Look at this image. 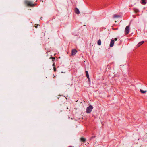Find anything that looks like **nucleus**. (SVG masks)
<instances>
[{
  "instance_id": "f257e3e1",
  "label": "nucleus",
  "mask_w": 147,
  "mask_h": 147,
  "mask_svg": "<svg viewBox=\"0 0 147 147\" xmlns=\"http://www.w3.org/2000/svg\"><path fill=\"white\" fill-rule=\"evenodd\" d=\"M24 3L26 5L28 6L33 7L36 5V4H33L32 2L27 0H25Z\"/></svg>"
},
{
  "instance_id": "f03ea898",
  "label": "nucleus",
  "mask_w": 147,
  "mask_h": 147,
  "mask_svg": "<svg viewBox=\"0 0 147 147\" xmlns=\"http://www.w3.org/2000/svg\"><path fill=\"white\" fill-rule=\"evenodd\" d=\"M93 108V107L90 105L89 107H87L86 109V112L87 113H91Z\"/></svg>"
},
{
  "instance_id": "7ed1b4c3",
  "label": "nucleus",
  "mask_w": 147,
  "mask_h": 147,
  "mask_svg": "<svg viewBox=\"0 0 147 147\" xmlns=\"http://www.w3.org/2000/svg\"><path fill=\"white\" fill-rule=\"evenodd\" d=\"M129 31V26H128L126 27L125 30V34H128Z\"/></svg>"
},
{
  "instance_id": "20e7f679",
  "label": "nucleus",
  "mask_w": 147,
  "mask_h": 147,
  "mask_svg": "<svg viewBox=\"0 0 147 147\" xmlns=\"http://www.w3.org/2000/svg\"><path fill=\"white\" fill-rule=\"evenodd\" d=\"M74 11L75 13L77 14H79L80 13L79 10L77 8H74Z\"/></svg>"
},
{
  "instance_id": "39448f33",
  "label": "nucleus",
  "mask_w": 147,
  "mask_h": 147,
  "mask_svg": "<svg viewBox=\"0 0 147 147\" xmlns=\"http://www.w3.org/2000/svg\"><path fill=\"white\" fill-rule=\"evenodd\" d=\"M147 0H141V3L142 4L145 5L147 3Z\"/></svg>"
},
{
  "instance_id": "423d86ee",
  "label": "nucleus",
  "mask_w": 147,
  "mask_h": 147,
  "mask_svg": "<svg viewBox=\"0 0 147 147\" xmlns=\"http://www.w3.org/2000/svg\"><path fill=\"white\" fill-rule=\"evenodd\" d=\"M114 43V40H111L110 42V47H112Z\"/></svg>"
},
{
  "instance_id": "0eeeda50",
  "label": "nucleus",
  "mask_w": 147,
  "mask_h": 147,
  "mask_svg": "<svg viewBox=\"0 0 147 147\" xmlns=\"http://www.w3.org/2000/svg\"><path fill=\"white\" fill-rule=\"evenodd\" d=\"M80 140L81 142H83L84 143L86 142V140L85 138H84L83 137L81 138Z\"/></svg>"
},
{
  "instance_id": "6e6552de",
  "label": "nucleus",
  "mask_w": 147,
  "mask_h": 147,
  "mask_svg": "<svg viewBox=\"0 0 147 147\" xmlns=\"http://www.w3.org/2000/svg\"><path fill=\"white\" fill-rule=\"evenodd\" d=\"M144 41H142L141 42H140L137 45V46L138 47H140L141 45L142 44H143L144 43Z\"/></svg>"
},
{
  "instance_id": "1a4fd4ad",
  "label": "nucleus",
  "mask_w": 147,
  "mask_h": 147,
  "mask_svg": "<svg viewBox=\"0 0 147 147\" xmlns=\"http://www.w3.org/2000/svg\"><path fill=\"white\" fill-rule=\"evenodd\" d=\"M133 10L135 13H137L139 12V9L136 8H133Z\"/></svg>"
},
{
  "instance_id": "9d476101",
  "label": "nucleus",
  "mask_w": 147,
  "mask_h": 147,
  "mask_svg": "<svg viewBox=\"0 0 147 147\" xmlns=\"http://www.w3.org/2000/svg\"><path fill=\"white\" fill-rule=\"evenodd\" d=\"M101 40L100 39H99L98 41L97 44L99 45H101Z\"/></svg>"
},
{
  "instance_id": "9b49d317",
  "label": "nucleus",
  "mask_w": 147,
  "mask_h": 147,
  "mask_svg": "<svg viewBox=\"0 0 147 147\" xmlns=\"http://www.w3.org/2000/svg\"><path fill=\"white\" fill-rule=\"evenodd\" d=\"M120 17V15H117L116 14H115L114 15V16H113V17L114 18H119Z\"/></svg>"
},
{
  "instance_id": "f8f14e48",
  "label": "nucleus",
  "mask_w": 147,
  "mask_h": 147,
  "mask_svg": "<svg viewBox=\"0 0 147 147\" xmlns=\"http://www.w3.org/2000/svg\"><path fill=\"white\" fill-rule=\"evenodd\" d=\"M96 137V136H92L90 138H89V140L90 141H91L93 138H95Z\"/></svg>"
},
{
  "instance_id": "ddd939ff",
  "label": "nucleus",
  "mask_w": 147,
  "mask_h": 147,
  "mask_svg": "<svg viewBox=\"0 0 147 147\" xmlns=\"http://www.w3.org/2000/svg\"><path fill=\"white\" fill-rule=\"evenodd\" d=\"M50 59H52V61L53 62H54L55 60V57H51L50 58Z\"/></svg>"
},
{
  "instance_id": "4468645a",
  "label": "nucleus",
  "mask_w": 147,
  "mask_h": 147,
  "mask_svg": "<svg viewBox=\"0 0 147 147\" xmlns=\"http://www.w3.org/2000/svg\"><path fill=\"white\" fill-rule=\"evenodd\" d=\"M140 92L142 93H144L146 92V91H143L141 89L140 90Z\"/></svg>"
},
{
  "instance_id": "2eb2a0df",
  "label": "nucleus",
  "mask_w": 147,
  "mask_h": 147,
  "mask_svg": "<svg viewBox=\"0 0 147 147\" xmlns=\"http://www.w3.org/2000/svg\"><path fill=\"white\" fill-rule=\"evenodd\" d=\"M74 55V49H72L71 50V55L73 56Z\"/></svg>"
},
{
  "instance_id": "dca6fc26",
  "label": "nucleus",
  "mask_w": 147,
  "mask_h": 147,
  "mask_svg": "<svg viewBox=\"0 0 147 147\" xmlns=\"http://www.w3.org/2000/svg\"><path fill=\"white\" fill-rule=\"evenodd\" d=\"M77 51L76 49H74V55L77 53Z\"/></svg>"
},
{
  "instance_id": "f3484780",
  "label": "nucleus",
  "mask_w": 147,
  "mask_h": 147,
  "mask_svg": "<svg viewBox=\"0 0 147 147\" xmlns=\"http://www.w3.org/2000/svg\"><path fill=\"white\" fill-rule=\"evenodd\" d=\"M86 76L89 75L87 71H85Z\"/></svg>"
},
{
  "instance_id": "a211bd4d",
  "label": "nucleus",
  "mask_w": 147,
  "mask_h": 147,
  "mask_svg": "<svg viewBox=\"0 0 147 147\" xmlns=\"http://www.w3.org/2000/svg\"><path fill=\"white\" fill-rule=\"evenodd\" d=\"M53 69H54V72H56V68L55 67H54L53 68Z\"/></svg>"
},
{
  "instance_id": "6ab92c4d",
  "label": "nucleus",
  "mask_w": 147,
  "mask_h": 147,
  "mask_svg": "<svg viewBox=\"0 0 147 147\" xmlns=\"http://www.w3.org/2000/svg\"><path fill=\"white\" fill-rule=\"evenodd\" d=\"M86 76V77L87 78L88 80H89L90 79V78H89V75H88V76Z\"/></svg>"
},
{
  "instance_id": "aec40b11",
  "label": "nucleus",
  "mask_w": 147,
  "mask_h": 147,
  "mask_svg": "<svg viewBox=\"0 0 147 147\" xmlns=\"http://www.w3.org/2000/svg\"><path fill=\"white\" fill-rule=\"evenodd\" d=\"M117 40V38H115V39H114V41H116V40Z\"/></svg>"
},
{
  "instance_id": "412c9836",
  "label": "nucleus",
  "mask_w": 147,
  "mask_h": 147,
  "mask_svg": "<svg viewBox=\"0 0 147 147\" xmlns=\"http://www.w3.org/2000/svg\"><path fill=\"white\" fill-rule=\"evenodd\" d=\"M52 66H53L54 67V66H55V63H53Z\"/></svg>"
},
{
  "instance_id": "4be33fe9",
  "label": "nucleus",
  "mask_w": 147,
  "mask_h": 147,
  "mask_svg": "<svg viewBox=\"0 0 147 147\" xmlns=\"http://www.w3.org/2000/svg\"><path fill=\"white\" fill-rule=\"evenodd\" d=\"M69 85L71 84V85H73V83L72 82L71 84H69Z\"/></svg>"
},
{
  "instance_id": "5701e85b",
  "label": "nucleus",
  "mask_w": 147,
  "mask_h": 147,
  "mask_svg": "<svg viewBox=\"0 0 147 147\" xmlns=\"http://www.w3.org/2000/svg\"><path fill=\"white\" fill-rule=\"evenodd\" d=\"M71 119L72 120H73V118L72 117H71Z\"/></svg>"
},
{
  "instance_id": "b1692460",
  "label": "nucleus",
  "mask_w": 147,
  "mask_h": 147,
  "mask_svg": "<svg viewBox=\"0 0 147 147\" xmlns=\"http://www.w3.org/2000/svg\"><path fill=\"white\" fill-rule=\"evenodd\" d=\"M118 28H117L115 29V30H117V29H118Z\"/></svg>"
},
{
  "instance_id": "393cba45",
  "label": "nucleus",
  "mask_w": 147,
  "mask_h": 147,
  "mask_svg": "<svg viewBox=\"0 0 147 147\" xmlns=\"http://www.w3.org/2000/svg\"><path fill=\"white\" fill-rule=\"evenodd\" d=\"M69 147H71V146H69Z\"/></svg>"
}]
</instances>
